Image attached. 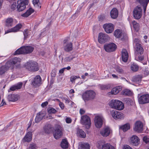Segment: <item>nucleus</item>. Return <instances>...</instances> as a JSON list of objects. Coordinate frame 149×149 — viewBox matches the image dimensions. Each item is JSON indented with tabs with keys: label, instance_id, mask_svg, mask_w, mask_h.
Segmentation results:
<instances>
[{
	"label": "nucleus",
	"instance_id": "63",
	"mask_svg": "<svg viewBox=\"0 0 149 149\" xmlns=\"http://www.w3.org/2000/svg\"><path fill=\"white\" fill-rule=\"evenodd\" d=\"M65 69V68H63L61 69V70H60L59 71V72L60 73H61V74H62L63 73L64 71V70Z\"/></svg>",
	"mask_w": 149,
	"mask_h": 149
},
{
	"label": "nucleus",
	"instance_id": "17",
	"mask_svg": "<svg viewBox=\"0 0 149 149\" xmlns=\"http://www.w3.org/2000/svg\"><path fill=\"white\" fill-rule=\"evenodd\" d=\"M143 125L141 121H137L135 124V126L134 128V130L137 132L140 133L143 130Z\"/></svg>",
	"mask_w": 149,
	"mask_h": 149
},
{
	"label": "nucleus",
	"instance_id": "25",
	"mask_svg": "<svg viewBox=\"0 0 149 149\" xmlns=\"http://www.w3.org/2000/svg\"><path fill=\"white\" fill-rule=\"evenodd\" d=\"M141 5L143 6V13H146V7L149 2V0H137Z\"/></svg>",
	"mask_w": 149,
	"mask_h": 149
},
{
	"label": "nucleus",
	"instance_id": "24",
	"mask_svg": "<svg viewBox=\"0 0 149 149\" xmlns=\"http://www.w3.org/2000/svg\"><path fill=\"white\" fill-rule=\"evenodd\" d=\"M128 56V54L127 50L125 49H123L121 51V58L122 61L125 62H127Z\"/></svg>",
	"mask_w": 149,
	"mask_h": 149
},
{
	"label": "nucleus",
	"instance_id": "55",
	"mask_svg": "<svg viewBox=\"0 0 149 149\" xmlns=\"http://www.w3.org/2000/svg\"><path fill=\"white\" fill-rule=\"evenodd\" d=\"M139 42L140 40L139 39H135L134 40L133 44L134 45H135L136 46V44H140L139 43Z\"/></svg>",
	"mask_w": 149,
	"mask_h": 149
},
{
	"label": "nucleus",
	"instance_id": "62",
	"mask_svg": "<svg viewBox=\"0 0 149 149\" xmlns=\"http://www.w3.org/2000/svg\"><path fill=\"white\" fill-rule=\"evenodd\" d=\"M10 89L12 91H14L16 89H17L15 85L13 86L12 87H11L10 88Z\"/></svg>",
	"mask_w": 149,
	"mask_h": 149
},
{
	"label": "nucleus",
	"instance_id": "26",
	"mask_svg": "<svg viewBox=\"0 0 149 149\" xmlns=\"http://www.w3.org/2000/svg\"><path fill=\"white\" fill-rule=\"evenodd\" d=\"M135 47V53L137 55L142 54L143 52V49L141 46V44H137Z\"/></svg>",
	"mask_w": 149,
	"mask_h": 149
},
{
	"label": "nucleus",
	"instance_id": "54",
	"mask_svg": "<svg viewBox=\"0 0 149 149\" xmlns=\"http://www.w3.org/2000/svg\"><path fill=\"white\" fill-rule=\"evenodd\" d=\"M63 100L65 101V103L67 104L69 103L70 100L68 98L65 97H63L62 98Z\"/></svg>",
	"mask_w": 149,
	"mask_h": 149
},
{
	"label": "nucleus",
	"instance_id": "59",
	"mask_svg": "<svg viewBox=\"0 0 149 149\" xmlns=\"http://www.w3.org/2000/svg\"><path fill=\"white\" fill-rule=\"evenodd\" d=\"M48 104V102L47 101L45 102L42 103L41 105V106L42 107H45Z\"/></svg>",
	"mask_w": 149,
	"mask_h": 149
},
{
	"label": "nucleus",
	"instance_id": "28",
	"mask_svg": "<svg viewBox=\"0 0 149 149\" xmlns=\"http://www.w3.org/2000/svg\"><path fill=\"white\" fill-rule=\"evenodd\" d=\"M7 99L9 101L15 102L18 100L17 96L14 94H10L8 95Z\"/></svg>",
	"mask_w": 149,
	"mask_h": 149
},
{
	"label": "nucleus",
	"instance_id": "10",
	"mask_svg": "<svg viewBox=\"0 0 149 149\" xmlns=\"http://www.w3.org/2000/svg\"><path fill=\"white\" fill-rule=\"evenodd\" d=\"M103 120L104 118L102 115L95 116L94 119L95 126L97 128H101L102 125Z\"/></svg>",
	"mask_w": 149,
	"mask_h": 149
},
{
	"label": "nucleus",
	"instance_id": "8",
	"mask_svg": "<svg viewBox=\"0 0 149 149\" xmlns=\"http://www.w3.org/2000/svg\"><path fill=\"white\" fill-rule=\"evenodd\" d=\"M63 128L61 126L57 125L56 126L54 134V137L58 139L62 136Z\"/></svg>",
	"mask_w": 149,
	"mask_h": 149
},
{
	"label": "nucleus",
	"instance_id": "51",
	"mask_svg": "<svg viewBox=\"0 0 149 149\" xmlns=\"http://www.w3.org/2000/svg\"><path fill=\"white\" fill-rule=\"evenodd\" d=\"M57 101L59 102V105L60 108L61 109H63L65 107L64 104L63 103L60 102V100L59 99H57Z\"/></svg>",
	"mask_w": 149,
	"mask_h": 149
},
{
	"label": "nucleus",
	"instance_id": "37",
	"mask_svg": "<svg viewBox=\"0 0 149 149\" xmlns=\"http://www.w3.org/2000/svg\"><path fill=\"white\" fill-rule=\"evenodd\" d=\"M142 78L141 76L138 75L134 77L132 79V80L136 83H139L141 82Z\"/></svg>",
	"mask_w": 149,
	"mask_h": 149
},
{
	"label": "nucleus",
	"instance_id": "6",
	"mask_svg": "<svg viewBox=\"0 0 149 149\" xmlns=\"http://www.w3.org/2000/svg\"><path fill=\"white\" fill-rule=\"evenodd\" d=\"M97 147L98 149H114V147L109 143L100 141L98 143Z\"/></svg>",
	"mask_w": 149,
	"mask_h": 149
},
{
	"label": "nucleus",
	"instance_id": "3",
	"mask_svg": "<svg viewBox=\"0 0 149 149\" xmlns=\"http://www.w3.org/2000/svg\"><path fill=\"white\" fill-rule=\"evenodd\" d=\"M109 105L111 108L118 110H122L124 108L123 103L118 100H111L109 102Z\"/></svg>",
	"mask_w": 149,
	"mask_h": 149
},
{
	"label": "nucleus",
	"instance_id": "12",
	"mask_svg": "<svg viewBox=\"0 0 149 149\" xmlns=\"http://www.w3.org/2000/svg\"><path fill=\"white\" fill-rule=\"evenodd\" d=\"M109 39V37L107 34L102 33H99L98 41L100 43H104L108 40Z\"/></svg>",
	"mask_w": 149,
	"mask_h": 149
},
{
	"label": "nucleus",
	"instance_id": "4",
	"mask_svg": "<svg viewBox=\"0 0 149 149\" xmlns=\"http://www.w3.org/2000/svg\"><path fill=\"white\" fill-rule=\"evenodd\" d=\"M21 60V59L19 58L14 57L6 63L10 67V69L13 70L14 68L15 65L17 68L20 67Z\"/></svg>",
	"mask_w": 149,
	"mask_h": 149
},
{
	"label": "nucleus",
	"instance_id": "23",
	"mask_svg": "<svg viewBox=\"0 0 149 149\" xmlns=\"http://www.w3.org/2000/svg\"><path fill=\"white\" fill-rule=\"evenodd\" d=\"M9 69L10 68L6 63L4 65L0 67V76H3Z\"/></svg>",
	"mask_w": 149,
	"mask_h": 149
},
{
	"label": "nucleus",
	"instance_id": "31",
	"mask_svg": "<svg viewBox=\"0 0 149 149\" xmlns=\"http://www.w3.org/2000/svg\"><path fill=\"white\" fill-rule=\"evenodd\" d=\"M32 138V132L29 131L27 133L23 139L24 141L29 142L31 141Z\"/></svg>",
	"mask_w": 149,
	"mask_h": 149
},
{
	"label": "nucleus",
	"instance_id": "21",
	"mask_svg": "<svg viewBox=\"0 0 149 149\" xmlns=\"http://www.w3.org/2000/svg\"><path fill=\"white\" fill-rule=\"evenodd\" d=\"M41 78L39 75L36 76L32 81V83L35 86H39L41 84Z\"/></svg>",
	"mask_w": 149,
	"mask_h": 149
},
{
	"label": "nucleus",
	"instance_id": "9",
	"mask_svg": "<svg viewBox=\"0 0 149 149\" xmlns=\"http://www.w3.org/2000/svg\"><path fill=\"white\" fill-rule=\"evenodd\" d=\"M142 15V9L141 8L137 6L135 8L133 12V16L134 18L137 19H140Z\"/></svg>",
	"mask_w": 149,
	"mask_h": 149
},
{
	"label": "nucleus",
	"instance_id": "38",
	"mask_svg": "<svg viewBox=\"0 0 149 149\" xmlns=\"http://www.w3.org/2000/svg\"><path fill=\"white\" fill-rule=\"evenodd\" d=\"M77 133L78 135L82 138H85L86 136V134L81 129H78Z\"/></svg>",
	"mask_w": 149,
	"mask_h": 149
},
{
	"label": "nucleus",
	"instance_id": "2",
	"mask_svg": "<svg viewBox=\"0 0 149 149\" xmlns=\"http://www.w3.org/2000/svg\"><path fill=\"white\" fill-rule=\"evenodd\" d=\"M96 93L93 90H88L84 93L82 95V97L85 102L93 100L95 96Z\"/></svg>",
	"mask_w": 149,
	"mask_h": 149
},
{
	"label": "nucleus",
	"instance_id": "64",
	"mask_svg": "<svg viewBox=\"0 0 149 149\" xmlns=\"http://www.w3.org/2000/svg\"><path fill=\"white\" fill-rule=\"evenodd\" d=\"M10 123L8 125H7L5 127H4L3 130H6L9 127H10Z\"/></svg>",
	"mask_w": 149,
	"mask_h": 149
},
{
	"label": "nucleus",
	"instance_id": "13",
	"mask_svg": "<svg viewBox=\"0 0 149 149\" xmlns=\"http://www.w3.org/2000/svg\"><path fill=\"white\" fill-rule=\"evenodd\" d=\"M111 114L115 119H122L124 118V115L122 113L116 110H113L111 111Z\"/></svg>",
	"mask_w": 149,
	"mask_h": 149
},
{
	"label": "nucleus",
	"instance_id": "32",
	"mask_svg": "<svg viewBox=\"0 0 149 149\" xmlns=\"http://www.w3.org/2000/svg\"><path fill=\"white\" fill-rule=\"evenodd\" d=\"M34 12V10L33 9L31 8H29L25 13L22 15V16L24 17H27Z\"/></svg>",
	"mask_w": 149,
	"mask_h": 149
},
{
	"label": "nucleus",
	"instance_id": "58",
	"mask_svg": "<svg viewBox=\"0 0 149 149\" xmlns=\"http://www.w3.org/2000/svg\"><path fill=\"white\" fill-rule=\"evenodd\" d=\"M123 149H133L128 145H125L123 147Z\"/></svg>",
	"mask_w": 149,
	"mask_h": 149
},
{
	"label": "nucleus",
	"instance_id": "42",
	"mask_svg": "<svg viewBox=\"0 0 149 149\" xmlns=\"http://www.w3.org/2000/svg\"><path fill=\"white\" fill-rule=\"evenodd\" d=\"M115 70L118 74H122L124 73V70L119 66H116L115 68Z\"/></svg>",
	"mask_w": 149,
	"mask_h": 149
},
{
	"label": "nucleus",
	"instance_id": "14",
	"mask_svg": "<svg viewBox=\"0 0 149 149\" xmlns=\"http://www.w3.org/2000/svg\"><path fill=\"white\" fill-rule=\"evenodd\" d=\"M104 48L106 52H110L114 51L116 48V46L115 44L112 43L104 45Z\"/></svg>",
	"mask_w": 149,
	"mask_h": 149
},
{
	"label": "nucleus",
	"instance_id": "52",
	"mask_svg": "<svg viewBox=\"0 0 149 149\" xmlns=\"http://www.w3.org/2000/svg\"><path fill=\"white\" fill-rule=\"evenodd\" d=\"M22 82H19L15 86L17 89H19L21 88L22 87Z\"/></svg>",
	"mask_w": 149,
	"mask_h": 149
},
{
	"label": "nucleus",
	"instance_id": "20",
	"mask_svg": "<svg viewBox=\"0 0 149 149\" xmlns=\"http://www.w3.org/2000/svg\"><path fill=\"white\" fill-rule=\"evenodd\" d=\"M18 5L17 6V10L21 11L24 10L26 8V5L28 4L23 1L21 0H18L17 1Z\"/></svg>",
	"mask_w": 149,
	"mask_h": 149
},
{
	"label": "nucleus",
	"instance_id": "7",
	"mask_svg": "<svg viewBox=\"0 0 149 149\" xmlns=\"http://www.w3.org/2000/svg\"><path fill=\"white\" fill-rule=\"evenodd\" d=\"M81 122L83 125L86 126L87 129H89L91 127V123L89 117L86 115L82 116L81 117Z\"/></svg>",
	"mask_w": 149,
	"mask_h": 149
},
{
	"label": "nucleus",
	"instance_id": "33",
	"mask_svg": "<svg viewBox=\"0 0 149 149\" xmlns=\"http://www.w3.org/2000/svg\"><path fill=\"white\" fill-rule=\"evenodd\" d=\"M121 90L122 88L120 86H116L111 90L110 93L111 94L116 95L119 93Z\"/></svg>",
	"mask_w": 149,
	"mask_h": 149
},
{
	"label": "nucleus",
	"instance_id": "48",
	"mask_svg": "<svg viewBox=\"0 0 149 149\" xmlns=\"http://www.w3.org/2000/svg\"><path fill=\"white\" fill-rule=\"evenodd\" d=\"M110 88L111 86L109 84L103 85L101 87V89L103 90L108 89H110Z\"/></svg>",
	"mask_w": 149,
	"mask_h": 149
},
{
	"label": "nucleus",
	"instance_id": "61",
	"mask_svg": "<svg viewBox=\"0 0 149 149\" xmlns=\"http://www.w3.org/2000/svg\"><path fill=\"white\" fill-rule=\"evenodd\" d=\"M16 7V5L15 3H14L11 5V8L13 10H14L15 9Z\"/></svg>",
	"mask_w": 149,
	"mask_h": 149
},
{
	"label": "nucleus",
	"instance_id": "15",
	"mask_svg": "<svg viewBox=\"0 0 149 149\" xmlns=\"http://www.w3.org/2000/svg\"><path fill=\"white\" fill-rule=\"evenodd\" d=\"M114 35L116 37L120 38L121 39H125L126 37V35L123 32L122 30L118 29L115 31Z\"/></svg>",
	"mask_w": 149,
	"mask_h": 149
},
{
	"label": "nucleus",
	"instance_id": "56",
	"mask_svg": "<svg viewBox=\"0 0 149 149\" xmlns=\"http://www.w3.org/2000/svg\"><path fill=\"white\" fill-rule=\"evenodd\" d=\"M24 39H26L28 35V31L27 30H25L24 32Z\"/></svg>",
	"mask_w": 149,
	"mask_h": 149
},
{
	"label": "nucleus",
	"instance_id": "36",
	"mask_svg": "<svg viewBox=\"0 0 149 149\" xmlns=\"http://www.w3.org/2000/svg\"><path fill=\"white\" fill-rule=\"evenodd\" d=\"M13 19L12 18H8L6 21L5 25L8 27L11 26L13 25Z\"/></svg>",
	"mask_w": 149,
	"mask_h": 149
},
{
	"label": "nucleus",
	"instance_id": "60",
	"mask_svg": "<svg viewBox=\"0 0 149 149\" xmlns=\"http://www.w3.org/2000/svg\"><path fill=\"white\" fill-rule=\"evenodd\" d=\"M85 112V111L83 109H80L79 110V113L81 115L84 114Z\"/></svg>",
	"mask_w": 149,
	"mask_h": 149
},
{
	"label": "nucleus",
	"instance_id": "53",
	"mask_svg": "<svg viewBox=\"0 0 149 149\" xmlns=\"http://www.w3.org/2000/svg\"><path fill=\"white\" fill-rule=\"evenodd\" d=\"M143 140L146 143L149 144V138H148L146 136L143 137Z\"/></svg>",
	"mask_w": 149,
	"mask_h": 149
},
{
	"label": "nucleus",
	"instance_id": "27",
	"mask_svg": "<svg viewBox=\"0 0 149 149\" xmlns=\"http://www.w3.org/2000/svg\"><path fill=\"white\" fill-rule=\"evenodd\" d=\"M90 146L87 143L80 142L78 146L79 149H90Z\"/></svg>",
	"mask_w": 149,
	"mask_h": 149
},
{
	"label": "nucleus",
	"instance_id": "39",
	"mask_svg": "<svg viewBox=\"0 0 149 149\" xmlns=\"http://www.w3.org/2000/svg\"><path fill=\"white\" fill-rule=\"evenodd\" d=\"M130 125L129 123H127L122 126L120 127L123 132H125L129 130L130 128Z\"/></svg>",
	"mask_w": 149,
	"mask_h": 149
},
{
	"label": "nucleus",
	"instance_id": "34",
	"mask_svg": "<svg viewBox=\"0 0 149 149\" xmlns=\"http://www.w3.org/2000/svg\"><path fill=\"white\" fill-rule=\"evenodd\" d=\"M43 129L44 131L46 133H49L52 130V126L49 124H48L45 125Z\"/></svg>",
	"mask_w": 149,
	"mask_h": 149
},
{
	"label": "nucleus",
	"instance_id": "22",
	"mask_svg": "<svg viewBox=\"0 0 149 149\" xmlns=\"http://www.w3.org/2000/svg\"><path fill=\"white\" fill-rule=\"evenodd\" d=\"M111 130L108 127H105L102 129L100 131V134L104 137L108 136L111 132Z\"/></svg>",
	"mask_w": 149,
	"mask_h": 149
},
{
	"label": "nucleus",
	"instance_id": "1",
	"mask_svg": "<svg viewBox=\"0 0 149 149\" xmlns=\"http://www.w3.org/2000/svg\"><path fill=\"white\" fill-rule=\"evenodd\" d=\"M34 47L30 46H22L17 49L14 54H27L31 53L34 50Z\"/></svg>",
	"mask_w": 149,
	"mask_h": 149
},
{
	"label": "nucleus",
	"instance_id": "35",
	"mask_svg": "<svg viewBox=\"0 0 149 149\" xmlns=\"http://www.w3.org/2000/svg\"><path fill=\"white\" fill-rule=\"evenodd\" d=\"M61 146L63 149H66L68 148V143L66 139H64L62 140L61 144Z\"/></svg>",
	"mask_w": 149,
	"mask_h": 149
},
{
	"label": "nucleus",
	"instance_id": "29",
	"mask_svg": "<svg viewBox=\"0 0 149 149\" xmlns=\"http://www.w3.org/2000/svg\"><path fill=\"white\" fill-rule=\"evenodd\" d=\"M110 15L112 18H116L118 15V12L117 9L115 8H113L111 11Z\"/></svg>",
	"mask_w": 149,
	"mask_h": 149
},
{
	"label": "nucleus",
	"instance_id": "43",
	"mask_svg": "<svg viewBox=\"0 0 149 149\" xmlns=\"http://www.w3.org/2000/svg\"><path fill=\"white\" fill-rule=\"evenodd\" d=\"M132 23L134 29L138 31L139 27V24L134 20L132 21Z\"/></svg>",
	"mask_w": 149,
	"mask_h": 149
},
{
	"label": "nucleus",
	"instance_id": "57",
	"mask_svg": "<svg viewBox=\"0 0 149 149\" xmlns=\"http://www.w3.org/2000/svg\"><path fill=\"white\" fill-rule=\"evenodd\" d=\"M65 121L67 123H70L72 122V120L70 118H67L65 119Z\"/></svg>",
	"mask_w": 149,
	"mask_h": 149
},
{
	"label": "nucleus",
	"instance_id": "19",
	"mask_svg": "<svg viewBox=\"0 0 149 149\" xmlns=\"http://www.w3.org/2000/svg\"><path fill=\"white\" fill-rule=\"evenodd\" d=\"M130 143L133 146H137L140 143V139L136 135H133L130 138Z\"/></svg>",
	"mask_w": 149,
	"mask_h": 149
},
{
	"label": "nucleus",
	"instance_id": "40",
	"mask_svg": "<svg viewBox=\"0 0 149 149\" xmlns=\"http://www.w3.org/2000/svg\"><path fill=\"white\" fill-rule=\"evenodd\" d=\"M22 27L21 24H18L15 27L11 29V31L15 32L18 31Z\"/></svg>",
	"mask_w": 149,
	"mask_h": 149
},
{
	"label": "nucleus",
	"instance_id": "5",
	"mask_svg": "<svg viewBox=\"0 0 149 149\" xmlns=\"http://www.w3.org/2000/svg\"><path fill=\"white\" fill-rule=\"evenodd\" d=\"M26 67L31 71H36L39 70L38 63L36 62L32 61L27 62L26 65Z\"/></svg>",
	"mask_w": 149,
	"mask_h": 149
},
{
	"label": "nucleus",
	"instance_id": "46",
	"mask_svg": "<svg viewBox=\"0 0 149 149\" xmlns=\"http://www.w3.org/2000/svg\"><path fill=\"white\" fill-rule=\"evenodd\" d=\"M80 78L79 76H72L70 77V81L72 83H75V80L76 79Z\"/></svg>",
	"mask_w": 149,
	"mask_h": 149
},
{
	"label": "nucleus",
	"instance_id": "47",
	"mask_svg": "<svg viewBox=\"0 0 149 149\" xmlns=\"http://www.w3.org/2000/svg\"><path fill=\"white\" fill-rule=\"evenodd\" d=\"M132 94V92L128 89H125L123 91V94L129 96Z\"/></svg>",
	"mask_w": 149,
	"mask_h": 149
},
{
	"label": "nucleus",
	"instance_id": "45",
	"mask_svg": "<svg viewBox=\"0 0 149 149\" xmlns=\"http://www.w3.org/2000/svg\"><path fill=\"white\" fill-rule=\"evenodd\" d=\"M48 112L49 113H56L57 111L54 108L52 107H49L47 109Z\"/></svg>",
	"mask_w": 149,
	"mask_h": 149
},
{
	"label": "nucleus",
	"instance_id": "50",
	"mask_svg": "<svg viewBox=\"0 0 149 149\" xmlns=\"http://www.w3.org/2000/svg\"><path fill=\"white\" fill-rule=\"evenodd\" d=\"M29 149H37L36 145L33 143L30 144Z\"/></svg>",
	"mask_w": 149,
	"mask_h": 149
},
{
	"label": "nucleus",
	"instance_id": "11",
	"mask_svg": "<svg viewBox=\"0 0 149 149\" xmlns=\"http://www.w3.org/2000/svg\"><path fill=\"white\" fill-rule=\"evenodd\" d=\"M138 101L140 104H144L149 103V94H143L140 96L138 98Z\"/></svg>",
	"mask_w": 149,
	"mask_h": 149
},
{
	"label": "nucleus",
	"instance_id": "49",
	"mask_svg": "<svg viewBox=\"0 0 149 149\" xmlns=\"http://www.w3.org/2000/svg\"><path fill=\"white\" fill-rule=\"evenodd\" d=\"M74 58V57L73 56H70L66 57L65 59V61L68 62H69L72 60Z\"/></svg>",
	"mask_w": 149,
	"mask_h": 149
},
{
	"label": "nucleus",
	"instance_id": "30",
	"mask_svg": "<svg viewBox=\"0 0 149 149\" xmlns=\"http://www.w3.org/2000/svg\"><path fill=\"white\" fill-rule=\"evenodd\" d=\"M45 116V114L42 113L41 112H39L37 113L35 119V121L38 123L40 122Z\"/></svg>",
	"mask_w": 149,
	"mask_h": 149
},
{
	"label": "nucleus",
	"instance_id": "41",
	"mask_svg": "<svg viewBox=\"0 0 149 149\" xmlns=\"http://www.w3.org/2000/svg\"><path fill=\"white\" fill-rule=\"evenodd\" d=\"M33 3L34 6L37 8L39 9L41 8L39 0H33Z\"/></svg>",
	"mask_w": 149,
	"mask_h": 149
},
{
	"label": "nucleus",
	"instance_id": "18",
	"mask_svg": "<svg viewBox=\"0 0 149 149\" xmlns=\"http://www.w3.org/2000/svg\"><path fill=\"white\" fill-rule=\"evenodd\" d=\"M105 32L108 33H110L112 32L114 30V26L111 23L106 24L103 26Z\"/></svg>",
	"mask_w": 149,
	"mask_h": 149
},
{
	"label": "nucleus",
	"instance_id": "16",
	"mask_svg": "<svg viewBox=\"0 0 149 149\" xmlns=\"http://www.w3.org/2000/svg\"><path fill=\"white\" fill-rule=\"evenodd\" d=\"M68 38L65 39L63 41L64 49L66 52H69L72 50V44L71 42L67 43L68 41Z\"/></svg>",
	"mask_w": 149,
	"mask_h": 149
},
{
	"label": "nucleus",
	"instance_id": "44",
	"mask_svg": "<svg viewBox=\"0 0 149 149\" xmlns=\"http://www.w3.org/2000/svg\"><path fill=\"white\" fill-rule=\"evenodd\" d=\"M131 69L133 71L136 72L139 69V67L137 65L133 64L131 65Z\"/></svg>",
	"mask_w": 149,
	"mask_h": 149
}]
</instances>
